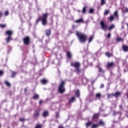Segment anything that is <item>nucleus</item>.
I'll list each match as a JSON object with an SVG mask.
<instances>
[{"label":"nucleus","instance_id":"12","mask_svg":"<svg viewBox=\"0 0 128 128\" xmlns=\"http://www.w3.org/2000/svg\"><path fill=\"white\" fill-rule=\"evenodd\" d=\"M52 34V32L50 31V30H46V36H50Z\"/></svg>","mask_w":128,"mask_h":128},{"label":"nucleus","instance_id":"17","mask_svg":"<svg viewBox=\"0 0 128 128\" xmlns=\"http://www.w3.org/2000/svg\"><path fill=\"white\" fill-rule=\"evenodd\" d=\"M4 84L5 86H8V88H10V86H12L10 84V82H8V81H4Z\"/></svg>","mask_w":128,"mask_h":128},{"label":"nucleus","instance_id":"46","mask_svg":"<svg viewBox=\"0 0 128 128\" xmlns=\"http://www.w3.org/2000/svg\"><path fill=\"white\" fill-rule=\"evenodd\" d=\"M124 12L126 13V12H128V8H126L125 10H124Z\"/></svg>","mask_w":128,"mask_h":128},{"label":"nucleus","instance_id":"19","mask_svg":"<svg viewBox=\"0 0 128 128\" xmlns=\"http://www.w3.org/2000/svg\"><path fill=\"white\" fill-rule=\"evenodd\" d=\"M75 22L76 24H80V22L82 23V22H84V19H82V18H80V19H79L78 20H76L75 21Z\"/></svg>","mask_w":128,"mask_h":128},{"label":"nucleus","instance_id":"56","mask_svg":"<svg viewBox=\"0 0 128 128\" xmlns=\"http://www.w3.org/2000/svg\"><path fill=\"white\" fill-rule=\"evenodd\" d=\"M2 128V125L0 124V128Z\"/></svg>","mask_w":128,"mask_h":128},{"label":"nucleus","instance_id":"37","mask_svg":"<svg viewBox=\"0 0 128 128\" xmlns=\"http://www.w3.org/2000/svg\"><path fill=\"white\" fill-rule=\"evenodd\" d=\"M100 6H104L106 4V0H100Z\"/></svg>","mask_w":128,"mask_h":128},{"label":"nucleus","instance_id":"23","mask_svg":"<svg viewBox=\"0 0 128 128\" xmlns=\"http://www.w3.org/2000/svg\"><path fill=\"white\" fill-rule=\"evenodd\" d=\"M92 40H94V36H90V38H88V42L90 44V42H92Z\"/></svg>","mask_w":128,"mask_h":128},{"label":"nucleus","instance_id":"50","mask_svg":"<svg viewBox=\"0 0 128 128\" xmlns=\"http://www.w3.org/2000/svg\"><path fill=\"white\" fill-rule=\"evenodd\" d=\"M42 104V100H40L39 102V104Z\"/></svg>","mask_w":128,"mask_h":128},{"label":"nucleus","instance_id":"41","mask_svg":"<svg viewBox=\"0 0 128 128\" xmlns=\"http://www.w3.org/2000/svg\"><path fill=\"white\" fill-rule=\"evenodd\" d=\"M56 118H60V112H56Z\"/></svg>","mask_w":128,"mask_h":128},{"label":"nucleus","instance_id":"36","mask_svg":"<svg viewBox=\"0 0 128 128\" xmlns=\"http://www.w3.org/2000/svg\"><path fill=\"white\" fill-rule=\"evenodd\" d=\"M42 128V124H38L36 125V126L34 127V128Z\"/></svg>","mask_w":128,"mask_h":128},{"label":"nucleus","instance_id":"32","mask_svg":"<svg viewBox=\"0 0 128 128\" xmlns=\"http://www.w3.org/2000/svg\"><path fill=\"white\" fill-rule=\"evenodd\" d=\"M86 7L84 6L82 10V14H86Z\"/></svg>","mask_w":128,"mask_h":128},{"label":"nucleus","instance_id":"30","mask_svg":"<svg viewBox=\"0 0 128 128\" xmlns=\"http://www.w3.org/2000/svg\"><path fill=\"white\" fill-rule=\"evenodd\" d=\"M16 72H12L11 74L12 78H16Z\"/></svg>","mask_w":128,"mask_h":128},{"label":"nucleus","instance_id":"43","mask_svg":"<svg viewBox=\"0 0 128 128\" xmlns=\"http://www.w3.org/2000/svg\"><path fill=\"white\" fill-rule=\"evenodd\" d=\"M94 9L92 8H90L89 10V14H94Z\"/></svg>","mask_w":128,"mask_h":128},{"label":"nucleus","instance_id":"21","mask_svg":"<svg viewBox=\"0 0 128 128\" xmlns=\"http://www.w3.org/2000/svg\"><path fill=\"white\" fill-rule=\"evenodd\" d=\"M40 82L42 84H46L48 82V80L46 79H42L40 80Z\"/></svg>","mask_w":128,"mask_h":128},{"label":"nucleus","instance_id":"55","mask_svg":"<svg viewBox=\"0 0 128 128\" xmlns=\"http://www.w3.org/2000/svg\"><path fill=\"white\" fill-rule=\"evenodd\" d=\"M92 84H94V82H92Z\"/></svg>","mask_w":128,"mask_h":128},{"label":"nucleus","instance_id":"49","mask_svg":"<svg viewBox=\"0 0 128 128\" xmlns=\"http://www.w3.org/2000/svg\"><path fill=\"white\" fill-rule=\"evenodd\" d=\"M119 108H120V110H122V104L120 105Z\"/></svg>","mask_w":128,"mask_h":128},{"label":"nucleus","instance_id":"6","mask_svg":"<svg viewBox=\"0 0 128 128\" xmlns=\"http://www.w3.org/2000/svg\"><path fill=\"white\" fill-rule=\"evenodd\" d=\"M23 44H25V46H28L30 44V37L28 36H26L22 39Z\"/></svg>","mask_w":128,"mask_h":128},{"label":"nucleus","instance_id":"24","mask_svg":"<svg viewBox=\"0 0 128 128\" xmlns=\"http://www.w3.org/2000/svg\"><path fill=\"white\" fill-rule=\"evenodd\" d=\"M66 56L68 58H72V54L70 52H66Z\"/></svg>","mask_w":128,"mask_h":128},{"label":"nucleus","instance_id":"25","mask_svg":"<svg viewBox=\"0 0 128 128\" xmlns=\"http://www.w3.org/2000/svg\"><path fill=\"white\" fill-rule=\"evenodd\" d=\"M104 122L102 120H100L98 123V126H104Z\"/></svg>","mask_w":128,"mask_h":128},{"label":"nucleus","instance_id":"26","mask_svg":"<svg viewBox=\"0 0 128 128\" xmlns=\"http://www.w3.org/2000/svg\"><path fill=\"white\" fill-rule=\"evenodd\" d=\"M108 20L110 22H112V20H114V16L111 15L109 18H108Z\"/></svg>","mask_w":128,"mask_h":128},{"label":"nucleus","instance_id":"9","mask_svg":"<svg viewBox=\"0 0 128 128\" xmlns=\"http://www.w3.org/2000/svg\"><path fill=\"white\" fill-rule=\"evenodd\" d=\"M116 64L113 62H108L107 64V65L106 66V68H114V66H115Z\"/></svg>","mask_w":128,"mask_h":128},{"label":"nucleus","instance_id":"13","mask_svg":"<svg viewBox=\"0 0 128 128\" xmlns=\"http://www.w3.org/2000/svg\"><path fill=\"white\" fill-rule=\"evenodd\" d=\"M75 96L77 98H80V92L79 90H76L75 92Z\"/></svg>","mask_w":128,"mask_h":128},{"label":"nucleus","instance_id":"52","mask_svg":"<svg viewBox=\"0 0 128 128\" xmlns=\"http://www.w3.org/2000/svg\"><path fill=\"white\" fill-rule=\"evenodd\" d=\"M58 128H64V126H59L58 127Z\"/></svg>","mask_w":128,"mask_h":128},{"label":"nucleus","instance_id":"42","mask_svg":"<svg viewBox=\"0 0 128 128\" xmlns=\"http://www.w3.org/2000/svg\"><path fill=\"white\" fill-rule=\"evenodd\" d=\"M20 122H26V119L24 118H20L19 119Z\"/></svg>","mask_w":128,"mask_h":128},{"label":"nucleus","instance_id":"3","mask_svg":"<svg viewBox=\"0 0 128 128\" xmlns=\"http://www.w3.org/2000/svg\"><path fill=\"white\" fill-rule=\"evenodd\" d=\"M70 66H73V68H76L75 72H76V74H80V64L78 62H70Z\"/></svg>","mask_w":128,"mask_h":128},{"label":"nucleus","instance_id":"15","mask_svg":"<svg viewBox=\"0 0 128 128\" xmlns=\"http://www.w3.org/2000/svg\"><path fill=\"white\" fill-rule=\"evenodd\" d=\"M120 94H122V92H115V94H114V96L115 98H118V96H120Z\"/></svg>","mask_w":128,"mask_h":128},{"label":"nucleus","instance_id":"2","mask_svg":"<svg viewBox=\"0 0 128 128\" xmlns=\"http://www.w3.org/2000/svg\"><path fill=\"white\" fill-rule=\"evenodd\" d=\"M76 36L78 37L80 42H81L82 44H84L86 42V38H88V36H86V35L83 34L82 32H80L78 31H76Z\"/></svg>","mask_w":128,"mask_h":128},{"label":"nucleus","instance_id":"4","mask_svg":"<svg viewBox=\"0 0 128 128\" xmlns=\"http://www.w3.org/2000/svg\"><path fill=\"white\" fill-rule=\"evenodd\" d=\"M64 84H66V81L62 80L60 83V84L58 86V92L59 94H64V92H66Z\"/></svg>","mask_w":128,"mask_h":128},{"label":"nucleus","instance_id":"22","mask_svg":"<svg viewBox=\"0 0 128 128\" xmlns=\"http://www.w3.org/2000/svg\"><path fill=\"white\" fill-rule=\"evenodd\" d=\"M48 116V112L47 111H45L42 114V116L44 118H46Z\"/></svg>","mask_w":128,"mask_h":128},{"label":"nucleus","instance_id":"38","mask_svg":"<svg viewBox=\"0 0 128 128\" xmlns=\"http://www.w3.org/2000/svg\"><path fill=\"white\" fill-rule=\"evenodd\" d=\"M9 12L8 10H6L5 12H4V16H8L9 14Z\"/></svg>","mask_w":128,"mask_h":128},{"label":"nucleus","instance_id":"8","mask_svg":"<svg viewBox=\"0 0 128 128\" xmlns=\"http://www.w3.org/2000/svg\"><path fill=\"white\" fill-rule=\"evenodd\" d=\"M100 24L102 30H106L108 29V25L104 23V21L101 20L100 22Z\"/></svg>","mask_w":128,"mask_h":128},{"label":"nucleus","instance_id":"51","mask_svg":"<svg viewBox=\"0 0 128 128\" xmlns=\"http://www.w3.org/2000/svg\"><path fill=\"white\" fill-rule=\"evenodd\" d=\"M24 92H28V89L26 88H25L24 89Z\"/></svg>","mask_w":128,"mask_h":128},{"label":"nucleus","instance_id":"39","mask_svg":"<svg viewBox=\"0 0 128 128\" xmlns=\"http://www.w3.org/2000/svg\"><path fill=\"white\" fill-rule=\"evenodd\" d=\"M108 12H110L109 10H106L104 12V16H107V14H108Z\"/></svg>","mask_w":128,"mask_h":128},{"label":"nucleus","instance_id":"20","mask_svg":"<svg viewBox=\"0 0 128 128\" xmlns=\"http://www.w3.org/2000/svg\"><path fill=\"white\" fill-rule=\"evenodd\" d=\"M76 100V98L74 96L72 97L70 100H69V104H72V102H74Z\"/></svg>","mask_w":128,"mask_h":128},{"label":"nucleus","instance_id":"1","mask_svg":"<svg viewBox=\"0 0 128 128\" xmlns=\"http://www.w3.org/2000/svg\"><path fill=\"white\" fill-rule=\"evenodd\" d=\"M48 13L44 14L40 18H39L36 20V24H38L41 20L42 26H46L48 24Z\"/></svg>","mask_w":128,"mask_h":128},{"label":"nucleus","instance_id":"5","mask_svg":"<svg viewBox=\"0 0 128 128\" xmlns=\"http://www.w3.org/2000/svg\"><path fill=\"white\" fill-rule=\"evenodd\" d=\"M5 34L8 36V38H6V40L7 44H8L10 42V40H12V31L7 30Z\"/></svg>","mask_w":128,"mask_h":128},{"label":"nucleus","instance_id":"14","mask_svg":"<svg viewBox=\"0 0 128 128\" xmlns=\"http://www.w3.org/2000/svg\"><path fill=\"white\" fill-rule=\"evenodd\" d=\"M32 100H38L40 98V95L38 94H34L32 97Z\"/></svg>","mask_w":128,"mask_h":128},{"label":"nucleus","instance_id":"28","mask_svg":"<svg viewBox=\"0 0 128 128\" xmlns=\"http://www.w3.org/2000/svg\"><path fill=\"white\" fill-rule=\"evenodd\" d=\"M115 26L114 24H112L108 28V30L110 31L112 30H113V28H114Z\"/></svg>","mask_w":128,"mask_h":128},{"label":"nucleus","instance_id":"47","mask_svg":"<svg viewBox=\"0 0 128 128\" xmlns=\"http://www.w3.org/2000/svg\"><path fill=\"white\" fill-rule=\"evenodd\" d=\"M110 37H111V34L110 33H108V34H107V38H110Z\"/></svg>","mask_w":128,"mask_h":128},{"label":"nucleus","instance_id":"44","mask_svg":"<svg viewBox=\"0 0 128 128\" xmlns=\"http://www.w3.org/2000/svg\"><path fill=\"white\" fill-rule=\"evenodd\" d=\"M120 114V112H116V111H114V112H113L112 116H116V114Z\"/></svg>","mask_w":128,"mask_h":128},{"label":"nucleus","instance_id":"7","mask_svg":"<svg viewBox=\"0 0 128 128\" xmlns=\"http://www.w3.org/2000/svg\"><path fill=\"white\" fill-rule=\"evenodd\" d=\"M40 110L37 109L34 110V113L33 114V117L36 120L38 119V118H40Z\"/></svg>","mask_w":128,"mask_h":128},{"label":"nucleus","instance_id":"18","mask_svg":"<svg viewBox=\"0 0 128 128\" xmlns=\"http://www.w3.org/2000/svg\"><path fill=\"white\" fill-rule=\"evenodd\" d=\"M95 98H98V100H100V98H102V94L100 93L96 94Z\"/></svg>","mask_w":128,"mask_h":128},{"label":"nucleus","instance_id":"34","mask_svg":"<svg viewBox=\"0 0 128 128\" xmlns=\"http://www.w3.org/2000/svg\"><path fill=\"white\" fill-rule=\"evenodd\" d=\"M114 18H116V16L117 18H118V12H114V14L113 16Z\"/></svg>","mask_w":128,"mask_h":128},{"label":"nucleus","instance_id":"35","mask_svg":"<svg viewBox=\"0 0 128 128\" xmlns=\"http://www.w3.org/2000/svg\"><path fill=\"white\" fill-rule=\"evenodd\" d=\"M116 40L117 42H124V40L122 38H118Z\"/></svg>","mask_w":128,"mask_h":128},{"label":"nucleus","instance_id":"16","mask_svg":"<svg viewBox=\"0 0 128 128\" xmlns=\"http://www.w3.org/2000/svg\"><path fill=\"white\" fill-rule=\"evenodd\" d=\"M106 56H108V58H110L112 56H114V54L112 53H110L109 52H106Z\"/></svg>","mask_w":128,"mask_h":128},{"label":"nucleus","instance_id":"11","mask_svg":"<svg viewBox=\"0 0 128 128\" xmlns=\"http://www.w3.org/2000/svg\"><path fill=\"white\" fill-rule=\"evenodd\" d=\"M100 118V113H96L93 115L92 120H96V118Z\"/></svg>","mask_w":128,"mask_h":128},{"label":"nucleus","instance_id":"53","mask_svg":"<svg viewBox=\"0 0 128 128\" xmlns=\"http://www.w3.org/2000/svg\"><path fill=\"white\" fill-rule=\"evenodd\" d=\"M104 88V84H102L100 86V88Z\"/></svg>","mask_w":128,"mask_h":128},{"label":"nucleus","instance_id":"31","mask_svg":"<svg viewBox=\"0 0 128 128\" xmlns=\"http://www.w3.org/2000/svg\"><path fill=\"white\" fill-rule=\"evenodd\" d=\"M98 72H102V74H104V70H102V68L100 67L98 68Z\"/></svg>","mask_w":128,"mask_h":128},{"label":"nucleus","instance_id":"33","mask_svg":"<svg viewBox=\"0 0 128 128\" xmlns=\"http://www.w3.org/2000/svg\"><path fill=\"white\" fill-rule=\"evenodd\" d=\"M0 28H6V24H0Z\"/></svg>","mask_w":128,"mask_h":128},{"label":"nucleus","instance_id":"45","mask_svg":"<svg viewBox=\"0 0 128 128\" xmlns=\"http://www.w3.org/2000/svg\"><path fill=\"white\" fill-rule=\"evenodd\" d=\"M4 76V70H0V76Z\"/></svg>","mask_w":128,"mask_h":128},{"label":"nucleus","instance_id":"29","mask_svg":"<svg viewBox=\"0 0 128 128\" xmlns=\"http://www.w3.org/2000/svg\"><path fill=\"white\" fill-rule=\"evenodd\" d=\"M92 122H89L86 124V127L90 126H92Z\"/></svg>","mask_w":128,"mask_h":128},{"label":"nucleus","instance_id":"10","mask_svg":"<svg viewBox=\"0 0 128 128\" xmlns=\"http://www.w3.org/2000/svg\"><path fill=\"white\" fill-rule=\"evenodd\" d=\"M122 50L124 52H128V46L123 45L122 46Z\"/></svg>","mask_w":128,"mask_h":128},{"label":"nucleus","instance_id":"54","mask_svg":"<svg viewBox=\"0 0 128 128\" xmlns=\"http://www.w3.org/2000/svg\"><path fill=\"white\" fill-rule=\"evenodd\" d=\"M126 96H127V98H128V93L126 94Z\"/></svg>","mask_w":128,"mask_h":128},{"label":"nucleus","instance_id":"27","mask_svg":"<svg viewBox=\"0 0 128 128\" xmlns=\"http://www.w3.org/2000/svg\"><path fill=\"white\" fill-rule=\"evenodd\" d=\"M108 98H114V94H108Z\"/></svg>","mask_w":128,"mask_h":128},{"label":"nucleus","instance_id":"40","mask_svg":"<svg viewBox=\"0 0 128 128\" xmlns=\"http://www.w3.org/2000/svg\"><path fill=\"white\" fill-rule=\"evenodd\" d=\"M98 126V125L97 124H92V126L91 128H96Z\"/></svg>","mask_w":128,"mask_h":128},{"label":"nucleus","instance_id":"48","mask_svg":"<svg viewBox=\"0 0 128 128\" xmlns=\"http://www.w3.org/2000/svg\"><path fill=\"white\" fill-rule=\"evenodd\" d=\"M2 12L0 11V18H2Z\"/></svg>","mask_w":128,"mask_h":128}]
</instances>
